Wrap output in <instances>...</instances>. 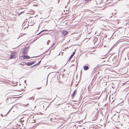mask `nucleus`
<instances>
[{"label": "nucleus", "instance_id": "nucleus-1", "mask_svg": "<svg viewBox=\"0 0 129 129\" xmlns=\"http://www.w3.org/2000/svg\"><path fill=\"white\" fill-rule=\"evenodd\" d=\"M28 47H25L23 49L22 51V54L23 55H26L28 53Z\"/></svg>", "mask_w": 129, "mask_h": 129}, {"label": "nucleus", "instance_id": "nucleus-2", "mask_svg": "<svg viewBox=\"0 0 129 129\" xmlns=\"http://www.w3.org/2000/svg\"><path fill=\"white\" fill-rule=\"evenodd\" d=\"M68 34V32L66 30H63L61 32L62 35L63 36H65Z\"/></svg>", "mask_w": 129, "mask_h": 129}, {"label": "nucleus", "instance_id": "nucleus-3", "mask_svg": "<svg viewBox=\"0 0 129 129\" xmlns=\"http://www.w3.org/2000/svg\"><path fill=\"white\" fill-rule=\"evenodd\" d=\"M16 55L15 53H12L11 55V56L10 57V59L16 58Z\"/></svg>", "mask_w": 129, "mask_h": 129}, {"label": "nucleus", "instance_id": "nucleus-4", "mask_svg": "<svg viewBox=\"0 0 129 129\" xmlns=\"http://www.w3.org/2000/svg\"><path fill=\"white\" fill-rule=\"evenodd\" d=\"M22 57H23V59H28L30 58V57L28 56V55H23Z\"/></svg>", "mask_w": 129, "mask_h": 129}, {"label": "nucleus", "instance_id": "nucleus-5", "mask_svg": "<svg viewBox=\"0 0 129 129\" xmlns=\"http://www.w3.org/2000/svg\"><path fill=\"white\" fill-rule=\"evenodd\" d=\"M76 94V90H74V91L73 94L72 95V99H73L74 97L75 96V95Z\"/></svg>", "mask_w": 129, "mask_h": 129}, {"label": "nucleus", "instance_id": "nucleus-6", "mask_svg": "<svg viewBox=\"0 0 129 129\" xmlns=\"http://www.w3.org/2000/svg\"><path fill=\"white\" fill-rule=\"evenodd\" d=\"M19 88H20V89L21 90H23L24 87L23 85H21V84L19 86Z\"/></svg>", "mask_w": 129, "mask_h": 129}, {"label": "nucleus", "instance_id": "nucleus-7", "mask_svg": "<svg viewBox=\"0 0 129 129\" xmlns=\"http://www.w3.org/2000/svg\"><path fill=\"white\" fill-rule=\"evenodd\" d=\"M88 67L87 66H85L84 67V69L85 71L88 70Z\"/></svg>", "mask_w": 129, "mask_h": 129}, {"label": "nucleus", "instance_id": "nucleus-8", "mask_svg": "<svg viewBox=\"0 0 129 129\" xmlns=\"http://www.w3.org/2000/svg\"><path fill=\"white\" fill-rule=\"evenodd\" d=\"M21 64L25 65L27 64V63L25 62H21Z\"/></svg>", "mask_w": 129, "mask_h": 129}, {"label": "nucleus", "instance_id": "nucleus-9", "mask_svg": "<svg viewBox=\"0 0 129 129\" xmlns=\"http://www.w3.org/2000/svg\"><path fill=\"white\" fill-rule=\"evenodd\" d=\"M12 125V126H11V127L13 128H15V126H14L12 125L11 124L10 125Z\"/></svg>", "mask_w": 129, "mask_h": 129}, {"label": "nucleus", "instance_id": "nucleus-10", "mask_svg": "<svg viewBox=\"0 0 129 129\" xmlns=\"http://www.w3.org/2000/svg\"><path fill=\"white\" fill-rule=\"evenodd\" d=\"M32 64L31 63H30V62H28V63H27V65L29 66V65H31Z\"/></svg>", "mask_w": 129, "mask_h": 129}, {"label": "nucleus", "instance_id": "nucleus-11", "mask_svg": "<svg viewBox=\"0 0 129 129\" xmlns=\"http://www.w3.org/2000/svg\"><path fill=\"white\" fill-rule=\"evenodd\" d=\"M47 31V30H42V31H41L40 32V33H42V32H43V31Z\"/></svg>", "mask_w": 129, "mask_h": 129}, {"label": "nucleus", "instance_id": "nucleus-12", "mask_svg": "<svg viewBox=\"0 0 129 129\" xmlns=\"http://www.w3.org/2000/svg\"><path fill=\"white\" fill-rule=\"evenodd\" d=\"M73 56V55H72H72H71V56H70V59L72 57V56Z\"/></svg>", "mask_w": 129, "mask_h": 129}, {"label": "nucleus", "instance_id": "nucleus-13", "mask_svg": "<svg viewBox=\"0 0 129 129\" xmlns=\"http://www.w3.org/2000/svg\"><path fill=\"white\" fill-rule=\"evenodd\" d=\"M74 53H75V52H73V54H72V55H73H73H74Z\"/></svg>", "mask_w": 129, "mask_h": 129}, {"label": "nucleus", "instance_id": "nucleus-14", "mask_svg": "<svg viewBox=\"0 0 129 129\" xmlns=\"http://www.w3.org/2000/svg\"><path fill=\"white\" fill-rule=\"evenodd\" d=\"M50 51H49V54H50Z\"/></svg>", "mask_w": 129, "mask_h": 129}, {"label": "nucleus", "instance_id": "nucleus-15", "mask_svg": "<svg viewBox=\"0 0 129 129\" xmlns=\"http://www.w3.org/2000/svg\"><path fill=\"white\" fill-rule=\"evenodd\" d=\"M41 88V87H40V88Z\"/></svg>", "mask_w": 129, "mask_h": 129}]
</instances>
